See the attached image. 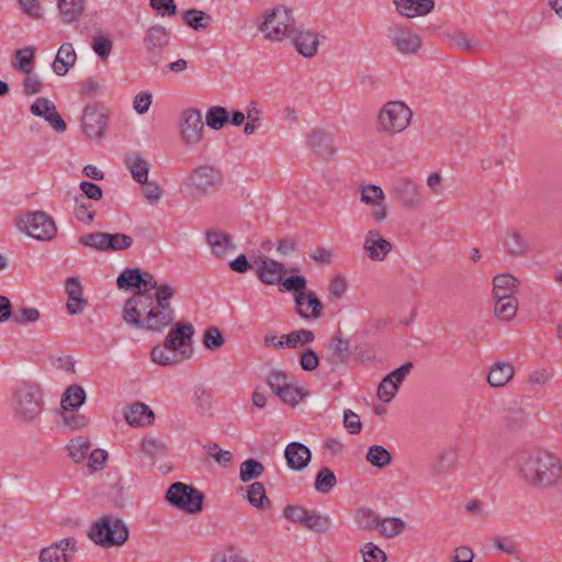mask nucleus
<instances>
[{"label":"nucleus","mask_w":562,"mask_h":562,"mask_svg":"<svg viewBox=\"0 0 562 562\" xmlns=\"http://www.w3.org/2000/svg\"><path fill=\"white\" fill-rule=\"evenodd\" d=\"M140 289L125 301L122 318L130 327L162 333L176 318L170 303L176 290L167 283H158L149 272H142Z\"/></svg>","instance_id":"obj_1"},{"label":"nucleus","mask_w":562,"mask_h":562,"mask_svg":"<svg viewBox=\"0 0 562 562\" xmlns=\"http://www.w3.org/2000/svg\"><path fill=\"white\" fill-rule=\"evenodd\" d=\"M519 474L531 487L551 490L562 486V462L546 450L529 452L520 458Z\"/></svg>","instance_id":"obj_2"},{"label":"nucleus","mask_w":562,"mask_h":562,"mask_svg":"<svg viewBox=\"0 0 562 562\" xmlns=\"http://www.w3.org/2000/svg\"><path fill=\"white\" fill-rule=\"evenodd\" d=\"M10 407L19 422L34 423L44 407V396L40 385L33 382H22L16 385L10 398Z\"/></svg>","instance_id":"obj_3"},{"label":"nucleus","mask_w":562,"mask_h":562,"mask_svg":"<svg viewBox=\"0 0 562 562\" xmlns=\"http://www.w3.org/2000/svg\"><path fill=\"white\" fill-rule=\"evenodd\" d=\"M126 524L113 516H103L93 522L88 531V538L102 548L120 547L128 539Z\"/></svg>","instance_id":"obj_4"},{"label":"nucleus","mask_w":562,"mask_h":562,"mask_svg":"<svg viewBox=\"0 0 562 562\" xmlns=\"http://www.w3.org/2000/svg\"><path fill=\"white\" fill-rule=\"evenodd\" d=\"M412 110L402 101H389L376 115V132L394 136L405 131L412 121Z\"/></svg>","instance_id":"obj_5"},{"label":"nucleus","mask_w":562,"mask_h":562,"mask_svg":"<svg viewBox=\"0 0 562 562\" xmlns=\"http://www.w3.org/2000/svg\"><path fill=\"white\" fill-rule=\"evenodd\" d=\"M187 188L194 199L216 193L223 186L222 172L210 165H202L194 168L188 177Z\"/></svg>","instance_id":"obj_6"},{"label":"nucleus","mask_w":562,"mask_h":562,"mask_svg":"<svg viewBox=\"0 0 562 562\" xmlns=\"http://www.w3.org/2000/svg\"><path fill=\"white\" fill-rule=\"evenodd\" d=\"M165 499L182 512L198 514L203 509L204 495L191 485L176 482L167 490Z\"/></svg>","instance_id":"obj_7"},{"label":"nucleus","mask_w":562,"mask_h":562,"mask_svg":"<svg viewBox=\"0 0 562 562\" xmlns=\"http://www.w3.org/2000/svg\"><path fill=\"white\" fill-rule=\"evenodd\" d=\"M292 11L283 5H277L260 25V31L270 41H282L295 31Z\"/></svg>","instance_id":"obj_8"},{"label":"nucleus","mask_w":562,"mask_h":562,"mask_svg":"<svg viewBox=\"0 0 562 562\" xmlns=\"http://www.w3.org/2000/svg\"><path fill=\"white\" fill-rule=\"evenodd\" d=\"M193 336L194 327L191 323H176L165 338V348L177 351L180 359L188 360L193 356Z\"/></svg>","instance_id":"obj_9"},{"label":"nucleus","mask_w":562,"mask_h":562,"mask_svg":"<svg viewBox=\"0 0 562 562\" xmlns=\"http://www.w3.org/2000/svg\"><path fill=\"white\" fill-rule=\"evenodd\" d=\"M19 226L29 236L38 240H50L57 233L54 220L44 211L26 214L20 220Z\"/></svg>","instance_id":"obj_10"},{"label":"nucleus","mask_w":562,"mask_h":562,"mask_svg":"<svg viewBox=\"0 0 562 562\" xmlns=\"http://www.w3.org/2000/svg\"><path fill=\"white\" fill-rule=\"evenodd\" d=\"M392 47L403 55L415 54L422 47V38L411 27L394 24L389 27Z\"/></svg>","instance_id":"obj_11"},{"label":"nucleus","mask_w":562,"mask_h":562,"mask_svg":"<svg viewBox=\"0 0 562 562\" xmlns=\"http://www.w3.org/2000/svg\"><path fill=\"white\" fill-rule=\"evenodd\" d=\"M81 127L90 139H101L108 127V114L102 108L87 105L81 117Z\"/></svg>","instance_id":"obj_12"},{"label":"nucleus","mask_w":562,"mask_h":562,"mask_svg":"<svg viewBox=\"0 0 562 562\" xmlns=\"http://www.w3.org/2000/svg\"><path fill=\"white\" fill-rule=\"evenodd\" d=\"M180 131L187 145L198 144L203 137L204 124L199 110L187 109L180 119Z\"/></svg>","instance_id":"obj_13"},{"label":"nucleus","mask_w":562,"mask_h":562,"mask_svg":"<svg viewBox=\"0 0 562 562\" xmlns=\"http://www.w3.org/2000/svg\"><path fill=\"white\" fill-rule=\"evenodd\" d=\"M169 42V34L161 25L150 26L144 37V46L151 65H158L162 58V52Z\"/></svg>","instance_id":"obj_14"},{"label":"nucleus","mask_w":562,"mask_h":562,"mask_svg":"<svg viewBox=\"0 0 562 562\" xmlns=\"http://www.w3.org/2000/svg\"><path fill=\"white\" fill-rule=\"evenodd\" d=\"M68 551H78L76 538H64L41 549L38 562H70L71 557L67 553Z\"/></svg>","instance_id":"obj_15"},{"label":"nucleus","mask_w":562,"mask_h":562,"mask_svg":"<svg viewBox=\"0 0 562 562\" xmlns=\"http://www.w3.org/2000/svg\"><path fill=\"white\" fill-rule=\"evenodd\" d=\"M393 193L395 199L407 209L418 206L423 201L417 184L408 178H398L393 183Z\"/></svg>","instance_id":"obj_16"},{"label":"nucleus","mask_w":562,"mask_h":562,"mask_svg":"<svg viewBox=\"0 0 562 562\" xmlns=\"http://www.w3.org/2000/svg\"><path fill=\"white\" fill-rule=\"evenodd\" d=\"M384 199L385 194L379 186L367 184L361 189V201L373 206L371 216L375 222H382L387 216V209L383 203Z\"/></svg>","instance_id":"obj_17"},{"label":"nucleus","mask_w":562,"mask_h":562,"mask_svg":"<svg viewBox=\"0 0 562 562\" xmlns=\"http://www.w3.org/2000/svg\"><path fill=\"white\" fill-rule=\"evenodd\" d=\"M363 250L373 261H383L392 250V244L378 229H370L363 241Z\"/></svg>","instance_id":"obj_18"},{"label":"nucleus","mask_w":562,"mask_h":562,"mask_svg":"<svg viewBox=\"0 0 562 562\" xmlns=\"http://www.w3.org/2000/svg\"><path fill=\"white\" fill-rule=\"evenodd\" d=\"M255 272L262 283L272 285L282 281L286 269L283 263L265 257L260 261H256Z\"/></svg>","instance_id":"obj_19"},{"label":"nucleus","mask_w":562,"mask_h":562,"mask_svg":"<svg viewBox=\"0 0 562 562\" xmlns=\"http://www.w3.org/2000/svg\"><path fill=\"white\" fill-rule=\"evenodd\" d=\"M294 301L296 312L301 317L316 321L322 316L324 306L314 292L310 291L306 293L295 294Z\"/></svg>","instance_id":"obj_20"},{"label":"nucleus","mask_w":562,"mask_h":562,"mask_svg":"<svg viewBox=\"0 0 562 562\" xmlns=\"http://www.w3.org/2000/svg\"><path fill=\"white\" fill-rule=\"evenodd\" d=\"M284 457L291 470L301 471L308 465L312 452L305 445L295 441L285 447Z\"/></svg>","instance_id":"obj_21"},{"label":"nucleus","mask_w":562,"mask_h":562,"mask_svg":"<svg viewBox=\"0 0 562 562\" xmlns=\"http://www.w3.org/2000/svg\"><path fill=\"white\" fill-rule=\"evenodd\" d=\"M296 50L304 57L311 58L317 54L318 36L314 32L299 30L295 26L293 34L289 36Z\"/></svg>","instance_id":"obj_22"},{"label":"nucleus","mask_w":562,"mask_h":562,"mask_svg":"<svg viewBox=\"0 0 562 562\" xmlns=\"http://www.w3.org/2000/svg\"><path fill=\"white\" fill-rule=\"evenodd\" d=\"M503 247L505 252L510 257H524L530 250L526 237L514 228L506 231L503 237Z\"/></svg>","instance_id":"obj_23"},{"label":"nucleus","mask_w":562,"mask_h":562,"mask_svg":"<svg viewBox=\"0 0 562 562\" xmlns=\"http://www.w3.org/2000/svg\"><path fill=\"white\" fill-rule=\"evenodd\" d=\"M396 11L406 18L426 15L435 9L434 0H393Z\"/></svg>","instance_id":"obj_24"},{"label":"nucleus","mask_w":562,"mask_h":562,"mask_svg":"<svg viewBox=\"0 0 562 562\" xmlns=\"http://www.w3.org/2000/svg\"><path fill=\"white\" fill-rule=\"evenodd\" d=\"M66 292L68 295L67 311L71 315L81 313L87 306V301L82 299V286L80 280L76 277L66 280Z\"/></svg>","instance_id":"obj_25"},{"label":"nucleus","mask_w":562,"mask_h":562,"mask_svg":"<svg viewBox=\"0 0 562 562\" xmlns=\"http://www.w3.org/2000/svg\"><path fill=\"white\" fill-rule=\"evenodd\" d=\"M308 146L321 157H331L336 153L333 136L322 130H313L310 133Z\"/></svg>","instance_id":"obj_26"},{"label":"nucleus","mask_w":562,"mask_h":562,"mask_svg":"<svg viewBox=\"0 0 562 562\" xmlns=\"http://www.w3.org/2000/svg\"><path fill=\"white\" fill-rule=\"evenodd\" d=\"M206 243L210 246L212 254L218 258L225 257L235 249L231 235L221 231H207Z\"/></svg>","instance_id":"obj_27"},{"label":"nucleus","mask_w":562,"mask_h":562,"mask_svg":"<svg viewBox=\"0 0 562 562\" xmlns=\"http://www.w3.org/2000/svg\"><path fill=\"white\" fill-rule=\"evenodd\" d=\"M124 416L128 425L136 427L151 425L155 418L153 411L140 402L132 404L125 411Z\"/></svg>","instance_id":"obj_28"},{"label":"nucleus","mask_w":562,"mask_h":562,"mask_svg":"<svg viewBox=\"0 0 562 562\" xmlns=\"http://www.w3.org/2000/svg\"><path fill=\"white\" fill-rule=\"evenodd\" d=\"M77 54L71 43H64L58 48L55 60L53 63V70L58 76H65L71 67L76 64Z\"/></svg>","instance_id":"obj_29"},{"label":"nucleus","mask_w":562,"mask_h":562,"mask_svg":"<svg viewBox=\"0 0 562 562\" xmlns=\"http://www.w3.org/2000/svg\"><path fill=\"white\" fill-rule=\"evenodd\" d=\"M518 280L509 274H497L493 279V299H504L515 296L518 292Z\"/></svg>","instance_id":"obj_30"},{"label":"nucleus","mask_w":562,"mask_h":562,"mask_svg":"<svg viewBox=\"0 0 562 562\" xmlns=\"http://www.w3.org/2000/svg\"><path fill=\"white\" fill-rule=\"evenodd\" d=\"M349 356V345L342 338L336 337L331 339L326 360L334 368L344 364Z\"/></svg>","instance_id":"obj_31"},{"label":"nucleus","mask_w":562,"mask_h":562,"mask_svg":"<svg viewBox=\"0 0 562 562\" xmlns=\"http://www.w3.org/2000/svg\"><path fill=\"white\" fill-rule=\"evenodd\" d=\"M57 5L63 22L72 24L81 18L85 0H59Z\"/></svg>","instance_id":"obj_32"},{"label":"nucleus","mask_w":562,"mask_h":562,"mask_svg":"<svg viewBox=\"0 0 562 562\" xmlns=\"http://www.w3.org/2000/svg\"><path fill=\"white\" fill-rule=\"evenodd\" d=\"M355 522L360 530L373 531L379 529L381 517L370 507H359L355 512Z\"/></svg>","instance_id":"obj_33"},{"label":"nucleus","mask_w":562,"mask_h":562,"mask_svg":"<svg viewBox=\"0 0 562 562\" xmlns=\"http://www.w3.org/2000/svg\"><path fill=\"white\" fill-rule=\"evenodd\" d=\"M514 376V367L508 362L495 363L487 376V382L493 387L505 386Z\"/></svg>","instance_id":"obj_34"},{"label":"nucleus","mask_w":562,"mask_h":562,"mask_svg":"<svg viewBox=\"0 0 562 562\" xmlns=\"http://www.w3.org/2000/svg\"><path fill=\"white\" fill-rule=\"evenodd\" d=\"M140 450L150 460L151 465L168 454V448L165 442L155 437H145L142 440Z\"/></svg>","instance_id":"obj_35"},{"label":"nucleus","mask_w":562,"mask_h":562,"mask_svg":"<svg viewBox=\"0 0 562 562\" xmlns=\"http://www.w3.org/2000/svg\"><path fill=\"white\" fill-rule=\"evenodd\" d=\"M126 167L132 173L133 179L140 184L147 182L149 164L136 154L130 155L125 159Z\"/></svg>","instance_id":"obj_36"},{"label":"nucleus","mask_w":562,"mask_h":562,"mask_svg":"<svg viewBox=\"0 0 562 562\" xmlns=\"http://www.w3.org/2000/svg\"><path fill=\"white\" fill-rule=\"evenodd\" d=\"M182 20L188 26L198 32L206 30L213 21L210 14L198 9H189L184 11Z\"/></svg>","instance_id":"obj_37"},{"label":"nucleus","mask_w":562,"mask_h":562,"mask_svg":"<svg viewBox=\"0 0 562 562\" xmlns=\"http://www.w3.org/2000/svg\"><path fill=\"white\" fill-rule=\"evenodd\" d=\"M494 313L501 321H510L515 317L518 310V301L516 296L494 299Z\"/></svg>","instance_id":"obj_38"},{"label":"nucleus","mask_w":562,"mask_h":562,"mask_svg":"<svg viewBox=\"0 0 562 562\" xmlns=\"http://www.w3.org/2000/svg\"><path fill=\"white\" fill-rule=\"evenodd\" d=\"M86 401V392L85 390L77 385L72 384L63 394L61 397V408L63 409H78Z\"/></svg>","instance_id":"obj_39"},{"label":"nucleus","mask_w":562,"mask_h":562,"mask_svg":"<svg viewBox=\"0 0 562 562\" xmlns=\"http://www.w3.org/2000/svg\"><path fill=\"white\" fill-rule=\"evenodd\" d=\"M380 522L378 531L380 536L387 539L400 536L406 529L405 521L398 517L381 518Z\"/></svg>","instance_id":"obj_40"},{"label":"nucleus","mask_w":562,"mask_h":562,"mask_svg":"<svg viewBox=\"0 0 562 562\" xmlns=\"http://www.w3.org/2000/svg\"><path fill=\"white\" fill-rule=\"evenodd\" d=\"M36 49L33 46H27L14 52L15 61L12 67L21 72H30L33 70L34 57Z\"/></svg>","instance_id":"obj_41"},{"label":"nucleus","mask_w":562,"mask_h":562,"mask_svg":"<svg viewBox=\"0 0 562 562\" xmlns=\"http://www.w3.org/2000/svg\"><path fill=\"white\" fill-rule=\"evenodd\" d=\"M457 453L454 450L449 449L442 451L432 464V473L435 475H442L452 471L456 468Z\"/></svg>","instance_id":"obj_42"},{"label":"nucleus","mask_w":562,"mask_h":562,"mask_svg":"<svg viewBox=\"0 0 562 562\" xmlns=\"http://www.w3.org/2000/svg\"><path fill=\"white\" fill-rule=\"evenodd\" d=\"M367 461L378 468L384 469L392 462V456L383 446L374 445L371 446L366 456Z\"/></svg>","instance_id":"obj_43"},{"label":"nucleus","mask_w":562,"mask_h":562,"mask_svg":"<svg viewBox=\"0 0 562 562\" xmlns=\"http://www.w3.org/2000/svg\"><path fill=\"white\" fill-rule=\"evenodd\" d=\"M303 526L316 533H324L330 529L331 520L326 515L308 510Z\"/></svg>","instance_id":"obj_44"},{"label":"nucleus","mask_w":562,"mask_h":562,"mask_svg":"<svg viewBox=\"0 0 562 562\" xmlns=\"http://www.w3.org/2000/svg\"><path fill=\"white\" fill-rule=\"evenodd\" d=\"M90 448L91 445L89 439L82 436L71 439L70 442L67 445L69 457L76 463L81 462L88 456Z\"/></svg>","instance_id":"obj_45"},{"label":"nucleus","mask_w":562,"mask_h":562,"mask_svg":"<svg viewBox=\"0 0 562 562\" xmlns=\"http://www.w3.org/2000/svg\"><path fill=\"white\" fill-rule=\"evenodd\" d=\"M228 120L229 114L227 110L220 105L211 106L205 115L206 125L215 131L223 128L228 123Z\"/></svg>","instance_id":"obj_46"},{"label":"nucleus","mask_w":562,"mask_h":562,"mask_svg":"<svg viewBox=\"0 0 562 562\" xmlns=\"http://www.w3.org/2000/svg\"><path fill=\"white\" fill-rule=\"evenodd\" d=\"M265 472L263 464L255 459H247L241 462L239 468V479L241 482L246 483L251 480L260 477Z\"/></svg>","instance_id":"obj_47"},{"label":"nucleus","mask_w":562,"mask_h":562,"mask_svg":"<svg viewBox=\"0 0 562 562\" xmlns=\"http://www.w3.org/2000/svg\"><path fill=\"white\" fill-rule=\"evenodd\" d=\"M282 339L285 341L288 348H296L299 346L308 345L315 339V335L308 329H299L291 331L288 335H282Z\"/></svg>","instance_id":"obj_48"},{"label":"nucleus","mask_w":562,"mask_h":562,"mask_svg":"<svg viewBox=\"0 0 562 562\" xmlns=\"http://www.w3.org/2000/svg\"><path fill=\"white\" fill-rule=\"evenodd\" d=\"M247 499L254 507L260 509H263L266 504H270V501L266 495L265 486L260 482H254L248 486Z\"/></svg>","instance_id":"obj_49"},{"label":"nucleus","mask_w":562,"mask_h":562,"mask_svg":"<svg viewBox=\"0 0 562 562\" xmlns=\"http://www.w3.org/2000/svg\"><path fill=\"white\" fill-rule=\"evenodd\" d=\"M337 483L335 473L329 468H323L318 471L314 487L322 494H328Z\"/></svg>","instance_id":"obj_50"},{"label":"nucleus","mask_w":562,"mask_h":562,"mask_svg":"<svg viewBox=\"0 0 562 562\" xmlns=\"http://www.w3.org/2000/svg\"><path fill=\"white\" fill-rule=\"evenodd\" d=\"M142 271L137 268L125 269L116 280L119 289H131L136 288V291L140 289Z\"/></svg>","instance_id":"obj_51"},{"label":"nucleus","mask_w":562,"mask_h":562,"mask_svg":"<svg viewBox=\"0 0 562 562\" xmlns=\"http://www.w3.org/2000/svg\"><path fill=\"white\" fill-rule=\"evenodd\" d=\"M177 351H168L167 348H165V342L162 345H157L151 349L150 357L153 362L167 367L175 364L179 361L178 356L176 353Z\"/></svg>","instance_id":"obj_52"},{"label":"nucleus","mask_w":562,"mask_h":562,"mask_svg":"<svg viewBox=\"0 0 562 562\" xmlns=\"http://www.w3.org/2000/svg\"><path fill=\"white\" fill-rule=\"evenodd\" d=\"M133 245V238L126 234L106 233L105 251H117L128 249Z\"/></svg>","instance_id":"obj_53"},{"label":"nucleus","mask_w":562,"mask_h":562,"mask_svg":"<svg viewBox=\"0 0 562 562\" xmlns=\"http://www.w3.org/2000/svg\"><path fill=\"white\" fill-rule=\"evenodd\" d=\"M75 216L78 221L89 224L94 218V212L91 210V203L87 202L83 195L75 196Z\"/></svg>","instance_id":"obj_54"},{"label":"nucleus","mask_w":562,"mask_h":562,"mask_svg":"<svg viewBox=\"0 0 562 562\" xmlns=\"http://www.w3.org/2000/svg\"><path fill=\"white\" fill-rule=\"evenodd\" d=\"M63 423L70 430L83 428L88 425L89 419L82 414L77 413V409H63Z\"/></svg>","instance_id":"obj_55"},{"label":"nucleus","mask_w":562,"mask_h":562,"mask_svg":"<svg viewBox=\"0 0 562 562\" xmlns=\"http://www.w3.org/2000/svg\"><path fill=\"white\" fill-rule=\"evenodd\" d=\"M202 341L206 349L217 350L224 345L225 339L217 327L211 326L205 329Z\"/></svg>","instance_id":"obj_56"},{"label":"nucleus","mask_w":562,"mask_h":562,"mask_svg":"<svg viewBox=\"0 0 562 562\" xmlns=\"http://www.w3.org/2000/svg\"><path fill=\"white\" fill-rule=\"evenodd\" d=\"M91 47L101 60H105L111 54L113 42L108 36L98 35L93 37Z\"/></svg>","instance_id":"obj_57"},{"label":"nucleus","mask_w":562,"mask_h":562,"mask_svg":"<svg viewBox=\"0 0 562 562\" xmlns=\"http://www.w3.org/2000/svg\"><path fill=\"white\" fill-rule=\"evenodd\" d=\"M212 562H249L247 558L244 555L243 551L234 548L227 547L221 551H218Z\"/></svg>","instance_id":"obj_58"},{"label":"nucleus","mask_w":562,"mask_h":562,"mask_svg":"<svg viewBox=\"0 0 562 562\" xmlns=\"http://www.w3.org/2000/svg\"><path fill=\"white\" fill-rule=\"evenodd\" d=\"M277 396H279V398L286 403V404H290V405H295L297 404L302 397L304 396V394L302 393V390L294 386L292 381L289 382L283 389L282 391L278 392L276 394Z\"/></svg>","instance_id":"obj_59"},{"label":"nucleus","mask_w":562,"mask_h":562,"mask_svg":"<svg viewBox=\"0 0 562 562\" xmlns=\"http://www.w3.org/2000/svg\"><path fill=\"white\" fill-rule=\"evenodd\" d=\"M80 244L100 251H105L106 233H89L80 237Z\"/></svg>","instance_id":"obj_60"},{"label":"nucleus","mask_w":562,"mask_h":562,"mask_svg":"<svg viewBox=\"0 0 562 562\" xmlns=\"http://www.w3.org/2000/svg\"><path fill=\"white\" fill-rule=\"evenodd\" d=\"M40 318V312L34 307H21L12 315V322L16 325L35 323Z\"/></svg>","instance_id":"obj_61"},{"label":"nucleus","mask_w":562,"mask_h":562,"mask_svg":"<svg viewBox=\"0 0 562 562\" xmlns=\"http://www.w3.org/2000/svg\"><path fill=\"white\" fill-rule=\"evenodd\" d=\"M56 110V105L47 98H37L30 106L33 115L43 117L48 116Z\"/></svg>","instance_id":"obj_62"},{"label":"nucleus","mask_w":562,"mask_h":562,"mask_svg":"<svg viewBox=\"0 0 562 562\" xmlns=\"http://www.w3.org/2000/svg\"><path fill=\"white\" fill-rule=\"evenodd\" d=\"M449 40L452 45L457 46L460 50L470 53L477 47V43L463 32H456L449 35Z\"/></svg>","instance_id":"obj_63"},{"label":"nucleus","mask_w":562,"mask_h":562,"mask_svg":"<svg viewBox=\"0 0 562 562\" xmlns=\"http://www.w3.org/2000/svg\"><path fill=\"white\" fill-rule=\"evenodd\" d=\"M361 553L363 557V562H385L386 561L385 552L372 542L366 543L363 546V548L361 549Z\"/></svg>","instance_id":"obj_64"}]
</instances>
